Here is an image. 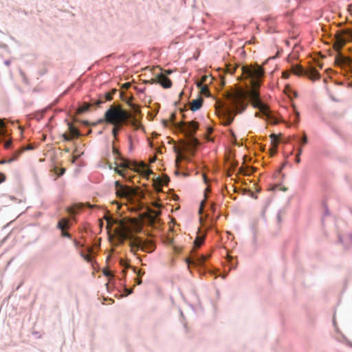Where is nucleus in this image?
Listing matches in <instances>:
<instances>
[{
	"mask_svg": "<svg viewBox=\"0 0 352 352\" xmlns=\"http://www.w3.org/2000/svg\"><path fill=\"white\" fill-rule=\"evenodd\" d=\"M120 265H122L123 267H124L125 268L131 267L130 265L127 264L126 261H124V259L120 260Z\"/></svg>",
	"mask_w": 352,
	"mask_h": 352,
	"instance_id": "nucleus-32",
	"label": "nucleus"
},
{
	"mask_svg": "<svg viewBox=\"0 0 352 352\" xmlns=\"http://www.w3.org/2000/svg\"><path fill=\"white\" fill-rule=\"evenodd\" d=\"M254 171V168H252V171L250 172V171H245V172H243V170H241V173L245 174V175H250L252 173V172Z\"/></svg>",
	"mask_w": 352,
	"mask_h": 352,
	"instance_id": "nucleus-40",
	"label": "nucleus"
},
{
	"mask_svg": "<svg viewBox=\"0 0 352 352\" xmlns=\"http://www.w3.org/2000/svg\"><path fill=\"white\" fill-rule=\"evenodd\" d=\"M150 218L151 221H154L155 219L161 214L159 210H150Z\"/></svg>",
	"mask_w": 352,
	"mask_h": 352,
	"instance_id": "nucleus-27",
	"label": "nucleus"
},
{
	"mask_svg": "<svg viewBox=\"0 0 352 352\" xmlns=\"http://www.w3.org/2000/svg\"><path fill=\"white\" fill-rule=\"evenodd\" d=\"M144 83H148V84L157 83V76L155 78H151L149 80H145Z\"/></svg>",
	"mask_w": 352,
	"mask_h": 352,
	"instance_id": "nucleus-30",
	"label": "nucleus"
},
{
	"mask_svg": "<svg viewBox=\"0 0 352 352\" xmlns=\"http://www.w3.org/2000/svg\"><path fill=\"white\" fill-rule=\"evenodd\" d=\"M181 124L182 129L185 127L186 135L188 137L187 146L189 147L190 149L195 148L199 144V141L196 138L193 137V135L198 129V122L192 121L187 124L183 122Z\"/></svg>",
	"mask_w": 352,
	"mask_h": 352,
	"instance_id": "nucleus-5",
	"label": "nucleus"
},
{
	"mask_svg": "<svg viewBox=\"0 0 352 352\" xmlns=\"http://www.w3.org/2000/svg\"><path fill=\"white\" fill-rule=\"evenodd\" d=\"M116 92V90H112L111 92L106 93L103 96H100L96 102H94L95 105L97 107H100L101 104L105 102L106 101H110L113 99V94Z\"/></svg>",
	"mask_w": 352,
	"mask_h": 352,
	"instance_id": "nucleus-10",
	"label": "nucleus"
},
{
	"mask_svg": "<svg viewBox=\"0 0 352 352\" xmlns=\"http://www.w3.org/2000/svg\"><path fill=\"white\" fill-rule=\"evenodd\" d=\"M137 170L139 169L140 171H138V173H140L141 174L144 175L146 177L148 178L149 175L151 174H153V171L149 169H146V165L144 163L142 162L140 166L137 165Z\"/></svg>",
	"mask_w": 352,
	"mask_h": 352,
	"instance_id": "nucleus-15",
	"label": "nucleus"
},
{
	"mask_svg": "<svg viewBox=\"0 0 352 352\" xmlns=\"http://www.w3.org/2000/svg\"><path fill=\"white\" fill-rule=\"evenodd\" d=\"M231 134H232V136L234 139H236V138H235V135H234V133H233V131H231Z\"/></svg>",
	"mask_w": 352,
	"mask_h": 352,
	"instance_id": "nucleus-50",
	"label": "nucleus"
},
{
	"mask_svg": "<svg viewBox=\"0 0 352 352\" xmlns=\"http://www.w3.org/2000/svg\"><path fill=\"white\" fill-rule=\"evenodd\" d=\"M210 80L209 82H212V77L210 76L204 75L201 77V81L197 82V87H201L204 83H206L208 80Z\"/></svg>",
	"mask_w": 352,
	"mask_h": 352,
	"instance_id": "nucleus-21",
	"label": "nucleus"
},
{
	"mask_svg": "<svg viewBox=\"0 0 352 352\" xmlns=\"http://www.w3.org/2000/svg\"><path fill=\"white\" fill-rule=\"evenodd\" d=\"M336 63L339 65L351 67L352 59L349 57L344 56L341 54H339L336 57Z\"/></svg>",
	"mask_w": 352,
	"mask_h": 352,
	"instance_id": "nucleus-7",
	"label": "nucleus"
},
{
	"mask_svg": "<svg viewBox=\"0 0 352 352\" xmlns=\"http://www.w3.org/2000/svg\"><path fill=\"white\" fill-rule=\"evenodd\" d=\"M21 148L24 151H26V150H32V149H33V146L31 144H30V145H28L27 146L23 147Z\"/></svg>",
	"mask_w": 352,
	"mask_h": 352,
	"instance_id": "nucleus-38",
	"label": "nucleus"
},
{
	"mask_svg": "<svg viewBox=\"0 0 352 352\" xmlns=\"http://www.w3.org/2000/svg\"><path fill=\"white\" fill-rule=\"evenodd\" d=\"M155 160V158H153V159H151V162H154Z\"/></svg>",
	"mask_w": 352,
	"mask_h": 352,
	"instance_id": "nucleus-53",
	"label": "nucleus"
},
{
	"mask_svg": "<svg viewBox=\"0 0 352 352\" xmlns=\"http://www.w3.org/2000/svg\"><path fill=\"white\" fill-rule=\"evenodd\" d=\"M131 106L133 107V109L135 110V111H138V108L134 104H131Z\"/></svg>",
	"mask_w": 352,
	"mask_h": 352,
	"instance_id": "nucleus-45",
	"label": "nucleus"
},
{
	"mask_svg": "<svg viewBox=\"0 0 352 352\" xmlns=\"http://www.w3.org/2000/svg\"><path fill=\"white\" fill-rule=\"evenodd\" d=\"M64 172H65V169L64 168L61 169L59 175H62L64 173Z\"/></svg>",
	"mask_w": 352,
	"mask_h": 352,
	"instance_id": "nucleus-46",
	"label": "nucleus"
},
{
	"mask_svg": "<svg viewBox=\"0 0 352 352\" xmlns=\"http://www.w3.org/2000/svg\"><path fill=\"white\" fill-rule=\"evenodd\" d=\"M115 186L116 195L120 198L130 199L136 193L133 188L122 185L119 181L115 182Z\"/></svg>",
	"mask_w": 352,
	"mask_h": 352,
	"instance_id": "nucleus-6",
	"label": "nucleus"
},
{
	"mask_svg": "<svg viewBox=\"0 0 352 352\" xmlns=\"http://www.w3.org/2000/svg\"><path fill=\"white\" fill-rule=\"evenodd\" d=\"M124 86L125 88H129L130 87V83H129V82L125 83Z\"/></svg>",
	"mask_w": 352,
	"mask_h": 352,
	"instance_id": "nucleus-44",
	"label": "nucleus"
},
{
	"mask_svg": "<svg viewBox=\"0 0 352 352\" xmlns=\"http://www.w3.org/2000/svg\"><path fill=\"white\" fill-rule=\"evenodd\" d=\"M11 144H12V141L11 140H8V141H6L5 142L4 147L6 148H9L10 147Z\"/></svg>",
	"mask_w": 352,
	"mask_h": 352,
	"instance_id": "nucleus-36",
	"label": "nucleus"
},
{
	"mask_svg": "<svg viewBox=\"0 0 352 352\" xmlns=\"http://www.w3.org/2000/svg\"><path fill=\"white\" fill-rule=\"evenodd\" d=\"M245 78L250 79L251 88L245 91L241 88H236L226 95V105L223 117V124L230 125L234 119L236 113H242L247 108V98H249L252 105L265 116L268 119L271 118L269 107L263 104L261 99L258 89L261 85V78L264 75V69L262 67L243 66L241 68Z\"/></svg>",
	"mask_w": 352,
	"mask_h": 352,
	"instance_id": "nucleus-1",
	"label": "nucleus"
},
{
	"mask_svg": "<svg viewBox=\"0 0 352 352\" xmlns=\"http://www.w3.org/2000/svg\"><path fill=\"white\" fill-rule=\"evenodd\" d=\"M290 73L289 72H283V78H288L289 77Z\"/></svg>",
	"mask_w": 352,
	"mask_h": 352,
	"instance_id": "nucleus-37",
	"label": "nucleus"
},
{
	"mask_svg": "<svg viewBox=\"0 0 352 352\" xmlns=\"http://www.w3.org/2000/svg\"><path fill=\"white\" fill-rule=\"evenodd\" d=\"M69 219L67 218H63L61 219L57 224V228L62 230H65L69 228Z\"/></svg>",
	"mask_w": 352,
	"mask_h": 352,
	"instance_id": "nucleus-16",
	"label": "nucleus"
},
{
	"mask_svg": "<svg viewBox=\"0 0 352 352\" xmlns=\"http://www.w3.org/2000/svg\"><path fill=\"white\" fill-rule=\"evenodd\" d=\"M113 126H114V127L113 129L112 133H113V136L116 138L118 134V131L120 129L121 125H113Z\"/></svg>",
	"mask_w": 352,
	"mask_h": 352,
	"instance_id": "nucleus-28",
	"label": "nucleus"
},
{
	"mask_svg": "<svg viewBox=\"0 0 352 352\" xmlns=\"http://www.w3.org/2000/svg\"><path fill=\"white\" fill-rule=\"evenodd\" d=\"M204 100L202 98L199 97L195 100H193L190 102V109L192 111H195L199 110L203 104Z\"/></svg>",
	"mask_w": 352,
	"mask_h": 352,
	"instance_id": "nucleus-12",
	"label": "nucleus"
},
{
	"mask_svg": "<svg viewBox=\"0 0 352 352\" xmlns=\"http://www.w3.org/2000/svg\"><path fill=\"white\" fill-rule=\"evenodd\" d=\"M63 138L65 141H71L73 140L74 137L71 134L64 133L63 135Z\"/></svg>",
	"mask_w": 352,
	"mask_h": 352,
	"instance_id": "nucleus-29",
	"label": "nucleus"
},
{
	"mask_svg": "<svg viewBox=\"0 0 352 352\" xmlns=\"http://www.w3.org/2000/svg\"><path fill=\"white\" fill-rule=\"evenodd\" d=\"M302 144H306L307 143V137L305 133H304L302 140H301Z\"/></svg>",
	"mask_w": 352,
	"mask_h": 352,
	"instance_id": "nucleus-35",
	"label": "nucleus"
},
{
	"mask_svg": "<svg viewBox=\"0 0 352 352\" xmlns=\"http://www.w3.org/2000/svg\"><path fill=\"white\" fill-rule=\"evenodd\" d=\"M255 116L258 117L259 116V113H256Z\"/></svg>",
	"mask_w": 352,
	"mask_h": 352,
	"instance_id": "nucleus-54",
	"label": "nucleus"
},
{
	"mask_svg": "<svg viewBox=\"0 0 352 352\" xmlns=\"http://www.w3.org/2000/svg\"><path fill=\"white\" fill-rule=\"evenodd\" d=\"M68 212L70 213H75V210L74 208H70L67 209Z\"/></svg>",
	"mask_w": 352,
	"mask_h": 352,
	"instance_id": "nucleus-42",
	"label": "nucleus"
},
{
	"mask_svg": "<svg viewBox=\"0 0 352 352\" xmlns=\"http://www.w3.org/2000/svg\"><path fill=\"white\" fill-rule=\"evenodd\" d=\"M94 104L95 105L94 102H93L91 104L85 103L83 105H82L81 107H80L78 109V113H84V112L88 111L90 107L94 105Z\"/></svg>",
	"mask_w": 352,
	"mask_h": 352,
	"instance_id": "nucleus-19",
	"label": "nucleus"
},
{
	"mask_svg": "<svg viewBox=\"0 0 352 352\" xmlns=\"http://www.w3.org/2000/svg\"><path fill=\"white\" fill-rule=\"evenodd\" d=\"M171 117H172L173 118H174L175 115H174V114H172V115H171Z\"/></svg>",
	"mask_w": 352,
	"mask_h": 352,
	"instance_id": "nucleus-55",
	"label": "nucleus"
},
{
	"mask_svg": "<svg viewBox=\"0 0 352 352\" xmlns=\"http://www.w3.org/2000/svg\"><path fill=\"white\" fill-rule=\"evenodd\" d=\"M81 206H87L88 208H94L97 207V206H96V205H91V204H89V203H86L85 204H82Z\"/></svg>",
	"mask_w": 352,
	"mask_h": 352,
	"instance_id": "nucleus-39",
	"label": "nucleus"
},
{
	"mask_svg": "<svg viewBox=\"0 0 352 352\" xmlns=\"http://www.w3.org/2000/svg\"><path fill=\"white\" fill-rule=\"evenodd\" d=\"M74 243L76 246H78L79 245V243L76 240L74 241Z\"/></svg>",
	"mask_w": 352,
	"mask_h": 352,
	"instance_id": "nucleus-49",
	"label": "nucleus"
},
{
	"mask_svg": "<svg viewBox=\"0 0 352 352\" xmlns=\"http://www.w3.org/2000/svg\"><path fill=\"white\" fill-rule=\"evenodd\" d=\"M165 72H166V74H171V73H172V72H171L170 70H166Z\"/></svg>",
	"mask_w": 352,
	"mask_h": 352,
	"instance_id": "nucleus-48",
	"label": "nucleus"
},
{
	"mask_svg": "<svg viewBox=\"0 0 352 352\" xmlns=\"http://www.w3.org/2000/svg\"><path fill=\"white\" fill-rule=\"evenodd\" d=\"M113 152L116 160L115 164L116 165V167L114 168L116 173L122 177H125L124 170H121L120 168H129L134 170L135 171H140L139 169H136L138 165L136 162H131L129 160L122 157L119 151L115 148H113Z\"/></svg>",
	"mask_w": 352,
	"mask_h": 352,
	"instance_id": "nucleus-4",
	"label": "nucleus"
},
{
	"mask_svg": "<svg viewBox=\"0 0 352 352\" xmlns=\"http://www.w3.org/2000/svg\"><path fill=\"white\" fill-rule=\"evenodd\" d=\"M131 293H132V290L131 289L127 290V294H130Z\"/></svg>",
	"mask_w": 352,
	"mask_h": 352,
	"instance_id": "nucleus-52",
	"label": "nucleus"
},
{
	"mask_svg": "<svg viewBox=\"0 0 352 352\" xmlns=\"http://www.w3.org/2000/svg\"><path fill=\"white\" fill-rule=\"evenodd\" d=\"M341 34L344 36V38L346 39V43L349 41H352V32L350 30H346L343 32Z\"/></svg>",
	"mask_w": 352,
	"mask_h": 352,
	"instance_id": "nucleus-23",
	"label": "nucleus"
},
{
	"mask_svg": "<svg viewBox=\"0 0 352 352\" xmlns=\"http://www.w3.org/2000/svg\"><path fill=\"white\" fill-rule=\"evenodd\" d=\"M6 162H8V161H6V160H1V161L0 162V164H4V163H6Z\"/></svg>",
	"mask_w": 352,
	"mask_h": 352,
	"instance_id": "nucleus-51",
	"label": "nucleus"
},
{
	"mask_svg": "<svg viewBox=\"0 0 352 352\" xmlns=\"http://www.w3.org/2000/svg\"><path fill=\"white\" fill-rule=\"evenodd\" d=\"M305 75L311 80H318L320 77L319 72L314 67H310L307 69Z\"/></svg>",
	"mask_w": 352,
	"mask_h": 352,
	"instance_id": "nucleus-11",
	"label": "nucleus"
},
{
	"mask_svg": "<svg viewBox=\"0 0 352 352\" xmlns=\"http://www.w3.org/2000/svg\"><path fill=\"white\" fill-rule=\"evenodd\" d=\"M5 126V124L3 120H0V135L3 134V128Z\"/></svg>",
	"mask_w": 352,
	"mask_h": 352,
	"instance_id": "nucleus-34",
	"label": "nucleus"
},
{
	"mask_svg": "<svg viewBox=\"0 0 352 352\" xmlns=\"http://www.w3.org/2000/svg\"><path fill=\"white\" fill-rule=\"evenodd\" d=\"M5 179V177L4 175L2 174V173H0V183H1L2 182H3Z\"/></svg>",
	"mask_w": 352,
	"mask_h": 352,
	"instance_id": "nucleus-41",
	"label": "nucleus"
},
{
	"mask_svg": "<svg viewBox=\"0 0 352 352\" xmlns=\"http://www.w3.org/2000/svg\"><path fill=\"white\" fill-rule=\"evenodd\" d=\"M296 117H297V120H296V122H298V118H299V116H300V114H299V113H298V112H296Z\"/></svg>",
	"mask_w": 352,
	"mask_h": 352,
	"instance_id": "nucleus-47",
	"label": "nucleus"
},
{
	"mask_svg": "<svg viewBox=\"0 0 352 352\" xmlns=\"http://www.w3.org/2000/svg\"><path fill=\"white\" fill-rule=\"evenodd\" d=\"M114 223L118 224V227L115 228L116 234L122 241L126 239L131 240L130 245L132 249H135L136 250L141 249L146 252L153 251L154 244L151 241H144L139 237L133 238V236H131V228L128 226L125 220H115Z\"/></svg>",
	"mask_w": 352,
	"mask_h": 352,
	"instance_id": "nucleus-2",
	"label": "nucleus"
},
{
	"mask_svg": "<svg viewBox=\"0 0 352 352\" xmlns=\"http://www.w3.org/2000/svg\"><path fill=\"white\" fill-rule=\"evenodd\" d=\"M157 83L160 84L164 89H168L172 87V82L170 78L163 74L157 75Z\"/></svg>",
	"mask_w": 352,
	"mask_h": 352,
	"instance_id": "nucleus-8",
	"label": "nucleus"
},
{
	"mask_svg": "<svg viewBox=\"0 0 352 352\" xmlns=\"http://www.w3.org/2000/svg\"><path fill=\"white\" fill-rule=\"evenodd\" d=\"M270 138H271V140H272V143H273V144H274V147H276L277 144H278V141H279V140H278V135H276V134H272V135H270ZM273 152H274V153H275V152H276V148H274V151H273Z\"/></svg>",
	"mask_w": 352,
	"mask_h": 352,
	"instance_id": "nucleus-26",
	"label": "nucleus"
},
{
	"mask_svg": "<svg viewBox=\"0 0 352 352\" xmlns=\"http://www.w3.org/2000/svg\"><path fill=\"white\" fill-rule=\"evenodd\" d=\"M181 158H182L181 154H179V155H177L176 162L177 163V162H178V161H179Z\"/></svg>",
	"mask_w": 352,
	"mask_h": 352,
	"instance_id": "nucleus-43",
	"label": "nucleus"
},
{
	"mask_svg": "<svg viewBox=\"0 0 352 352\" xmlns=\"http://www.w3.org/2000/svg\"><path fill=\"white\" fill-rule=\"evenodd\" d=\"M85 258L89 259V256H86Z\"/></svg>",
	"mask_w": 352,
	"mask_h": 352,
	"instance_id": "nucleus-56",
	"label": "nucleus"
},
{
	"mask_svg": "<svg viewBox=\"0 0 352 352\" xmlns=\"http://www.w3.org/2000/svg\"><path fill=\"white\" fill-rule=\"evenodd\" d=\"M61 235L65 237L71 238V234L65 230H61Z\"/></svg>",
	"mask_w": 352,
	"mask_h": 352,
	"instance_id": "nucleus-33",
	"label": "nucleus"
},
{
	"mask_svg": "<svg viewBox=\"0 0 352 352\" xmlns=\"http://www.w3.org/2000/svg\"><path fill=\"white\" fill-rule=\"evenodd\" d=\"M23 152V151L22 150V148H21L20 150H18V151H16L14 152V153L13 154V157L10 158L8 160V163H11L13 161L16 160L19 156Z\"/></svg>",
	"mask_w": 352,
	"mask_h": 352,
	"instance_id": "nucleus-20",
	"label": "nucleus"
},
{
	"mask_svg": "<svg viewBox=\"0 0 352 352\" xmlns=\"http://www.w3.org/2000/svg\"><path fill=\"white\" fill-rule=\"evenodd\" d=\"M131 118V114L122 109L120 105H111L105 112L104 119H100L94 126L104 121L113 125H122Z\"/></svg>",
	"mask_w": 352,
	"mask_h": 352,
	"instance_id": "nucleus-3",
	"label": "nucleus"
},
{
	"mask_svg": "<svg viewBox=\"0 0 352 352\" xmlns=\"http://www.w3.org/2000/svg\"><path fill=\"white\" fill-rule=\"evenodd\" d=\"M169 177L166 175L162 177H158L155 182V187L156 190H160V187L163 185H167L169 182Z\"/></svg>",
	"mask_w": 352,
	"mask_h": 352,
	"instance_id": "nucleus-13",
	"label": "nucleus"
},
{
	"mask_svg": "<svg viewBox=\"0 0 352 352\" xmlns=\"http://www.w3.org/2000/svg\"><path fill=\"white\" fill-rule=\"evenodd\" d=\"M68 129L69 131V134H71L74 138L80 136V131L70 122L68 123Z\"/></svg>",
	"mask_w": 352,
	"mask_h": 352,
	"instance_id": "nucleus-18",
	"label": "nucleus"
},
{
	"mask_svg": "<svg viewBox=\"0 0 352 352\" xmlns=\"http://www.w3.org/2000/svg\"><path fill=\"white\" fill-rule=\"evenodd\" d=\"M302 148H300L298 149V152L297 155L296 157V161L297 163H299L300 161V155L302 153Z\"/></svg>",
	"mask_w": 352,
	"mask_h": 352,
	"instance_id": "nucleus-31",
	"label": "nucleus"
},
{
	"mask_svg": "<svg viewBox=\"0 0 352 352\" xmlns=\"http://www.w3.org/2000/svg\"><path fill=\"white\" fill-rule=\"evenodd\" d=\"M346 43V39L341 34L336 36V41L333 44V48L339 52L342 47Z\"/></svg>",
	"mask_w": 352,
	"mask_h": 352,
	"instance_id": "nucleus-9",
	"label": "nucleus"
},
{
	"mask_svg": "<svg viewBox=\"0 0 352 352\" xmlns=\"http://www.w3.org/2000/svg\"><path fill=\"white\" fill-rule=\"evenodd\" d=\"M292 72L298 76L305 75V71L300 65H294L292 68Z\"/></svg>",
	"mask_w": 352,
	"mask_h": 352,
	"instance_id": "nucleus-17",
	"label": "nucleus"
},
{
	"mask_svg": "<svg viewBox=\"0 0 352 352\" xmlns=\"http://www.w3.org/2000/svg\"><path fill=\"white\" fill-rule=\"evenodd\" d=\"M210 256H205V255H201L200 256L197 258H188L187 260V262L188 263H192L196 265H202L205 263V261Z\"/></svg>",
	"mask_w": 352,
	"mask_h": 352,
	"instance_id": "nucleus-14",
	"label": "nucleus"
},
{
	"mask_svg": "<svg viewBox=\"0 0 352 352\" xmlns=\"http://www.w3.org/2000/svg\"><path fill=\"white\" fill-rule=\"evenodd\" d=\"M133 271L135 273L137 274L138 275V277L135 278V282L138 285H140L142 283V279H141V276H142V272H141V270H138L137 271V269L135 267H133ZM144 272L142 273V274H144Z\"/></svg>",
	"mask_w": 352,
	"mask_h": 352,
	"instance_id": "nucleus-24",
	"label": "nucleus"
},
{
	"mask_svg": "<svg viewBox=\"0 0 352 352\" xmlns=\"http://www.w3.org/2000/svg\"><path fill=\"white\" fill-rule=\"evenodd\" d=\"M204 236H197L194 241L195 246L197 248H199L204 243Z\"/></svg>",
	"mask_w": 352,
	"mask_h": 352,
	"instance_id": "nucleus-22",
	"label": "nucleus"
},
{
	"mask_svg": "<svg viewBox=\"0 0 352 352\" xmlns=\"http://www.w3.org/2000/svg\"><path fill=\"white\" fill-rule=\"evenodd\" d=\"M199 87L201 89V94H203L206 96H210V91L206 85H201V87Z\"/></svg>",
	"mask_w": 352,
	"mask_h": 352,
	"instance_id": "nucleus-25",
	"label": "nucleus"
}]
</instances>
